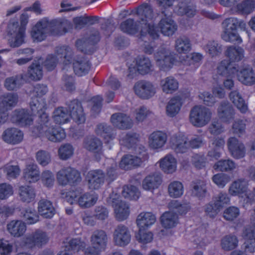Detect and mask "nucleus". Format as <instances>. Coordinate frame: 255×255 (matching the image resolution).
Masks as SVG:
<instances>
[{
  "label": "nucleus",
  "instance_id": "obj_29",
  "mask_svg": "<svg viewBox=\"0 0 255 255\" xmlns=\"http://www.w3.org/2000/svg\"><path fill=\"white\" fill-rule=\"evenodd\" d=\"M8 232L14 237H19L25 232L26 227L21 220H13L7 225Z\"/></svg>",
  "mask_w": 255,
  "mask_h": 255
},
{
  "label": "nucleus",
  "instance_id": "obj_39",
  "mask_svg": "<svg viewBox=\"0 0 255 255\" xmlns=\"http://www.w3.org/2000/svg\"><path fill=\"white\" fill-rule=\"evenodd\" d=\"M160 167L165 173H172L176 169V159L172 155L168 154L160 160Z\"/></svg>",
  "mask_w": 255,
  "mask_h": 255
},
{
  "label": "nucleus",
  "instance_id": "obj_63",
  "mask_svg": "<svg viewBox=\"0 0 255 255\" xmlns=\"http://www.w3.org/2000/svg\"><path fill=\"white\" fill-rule=\"evenodd\" d=\"M205 50L212 57L217 56L222 52V46L214 40L209 41L205 46Z\"/></svg>",
  "mask_w": 255,
  "mask_h": 255
},
{
  "label": "nucleus",
  "instance_id": "obj_17",
  "mask_svg": "<svg viewBox=\"0 0 255 255\" xmlns=\"http://www.w3.org/2000/svg\"><path fill=\"white\" fill-rule=\"evenodd\" d=\"M111 121L115 127L121 129H128L132 128L133 122L131 118L125 114L117 113L111 117Z\"/></svg>",
  "mask_w": 255,
  "mask_h": 255
},
{
  "label": "nucleus",
  "instance_id": "obj_51",
  "mask_svg": "<svg viewBox=\"0 0 255 255\" xmlns=\"http://www.w3.org/2000/svg\"><path fill=\"white\" fill-rule=\"evenodd\" d=\"M160 84L162 90L166 93H172L178 88L177 81L172 77H168L162 80Z\"/></svg>",
  "mask_w": 255,
  "mask_h": 255
},
{
  "label": "nucleus",
  "instance_id": "obj_25",
  "mask_svg": "<svg viewBox=\"0 0 255 255\" xmlns=\"http://www.w3.org/2000/svg\"><path fill=\"white\" fill-rule=\"evenodd\" d=\"M167 139V135L165 132L161 131H154L149 137V145L153 149L160 148L164 145Z\"/></svg>",
  "mask_w": 255,
  "mask_h": 255
},
{
  "label": "nucleus",
  "instance_id": "obj_3",
  "mask_svg": "<svg viewBox=\"0 0 255 255\" xmlns=\"http://www.w3.org/2000/svg\"><path fill=\"white\" fill-rule=\"evenodd\" d=\"M223 32L222 34V39L227 42H237L241 43L242 38L237 33V29L239 27L242 29L246 27V23L243 20H239L235 17H230L225 19L222 23Z\"/></svg>",
  "mask_w": 255,
  "mask_h": 255
},
{
  "label": "nucleus",
  "instance_id": "obj_46",
  "mask_svg": "<svg viewBox=\"0 0 255 255\" xmlns=\"http://www.w3.org/2000/svg\"><path fill=\"white\" fill-rule=\"evenodd\" d=\"M191 194L198 198H203L205 196L207 191L206 185L202 180H198L193 181L191 184Z\"/></svg>",
  "mask_w": 255,
  "mask_h": 255
},
{
  "label": "nucleus",
  "instance_id": "obj_8",
  "mask_svg": "<svg viewBox=\"0 0 255 255\" xmlns=\"http://www.w3.org/2000/svg\"><path fill=\"white\" fill-rule=\"evenodd\" d=\"M108 202L114 208L117 220L123 221L128 218L129 215L128 207L125 202L120 199L119 195L116 194L111 195Z\"/></svg>",
  "mask_w": 255,
  "mask_h": 255
},
{
  "label": "nucleus",
  "instance_id": "obj_15",
  "mask_svg": "<svg viewBox=\"0 0 255 255\" xmlns=\"http://www.w3.org/2000/svg\"><path fill=\"white\" fill-rule=\"evenodd\" d=\"M51 33L48 20L42 19L38 21L33 27L31 35L34 41H41L46 37L47 34Z\"/></svg>",
  "mask_w": 255,
  "mask_h": 255
},
{
  "label": "nucleus",
  "instance_id": "obj_24",
  "mask_svg": "<svg viewBox=\"0 0 255 255\" xmlns=\"http://www.w3.org/2000/svg\"><path fill=\"white\" fill-rule=\"evenodd\" d=\"M171 148L176 153H185L189 149L188 138L183 135H173L170 139Z\"/></svg>",
  "mask_w": 255,
  "mask_h": 255
},
{
  "label": "nucleus",
  "instance_id": "obj_4",
  "mask_svg": "<svg viewBox=\"0 0 255 255\" xmlns=\"http://www.w3.org/2000/svg\"><path fill=\"white\" fill-rule=\"evenodd\" d=\"M212 116L210 109L203 106H195L190 111L189 121L194 127L201 128L210 122Z\"/></svg>",
  "mask_w": 255,
  "mask_h": 255
},
{
  "label": "nucleus",
  "instance_id": "obj_36",
  "mask_svg": "<svg viewBox=\"0 0 255 255\" xmlns=\"http://www.w3.org/2000/svg\"><path fill=\"white\" fill-rule=\"evenodd\" d=\"M135 66L139 74L145 75L151 71L152 64L148 58L141 56L136 58Z\"/></svg>",
  "mask_w": 255,
  "mask_h": 255
},
{
  "label": "nucleus",
  "instance_id": "obj_19",
  "mask_svg": "<svg viewBox=\"0 0 255 255\" xmlns=\"http://www.w3.org/2000/svg\"><path fill=\"white\" fill-rule=\"evenodd\" d=\"M89 188L98 189L104 184L105 179L104 172L102 170H92L87 174Z\"/></svg>",
  "mask_w": 255,
  "mask_h": 255
},
{
  "label": "nucleus",
  "instance_id": "obj_21",
  "mask_svg": "<svg viewBox=\"0 0 255 255\" xmlns=\"http://www.w3.org/2000/svg\"><path fill=\"white\" fill-rule=\"evenodd\" d=\"M2 139L7 143L16 144L20 142L23 137L22 132L14 128H8L2 132Z\"/></svg>",
  "mask_w": 255,
  "mask_h": 255
},
{
  "label": "nucleus",
  "instance_id": "obj_18",
  "mask_svg": "<svg viewBox=\"0 0 255 255\" xmlns=\"http://www.w3.org/2000/svg\"><path fill=\"white\" fill-rule=\"evenodd\" d=\"M160 32L164 36L173 35L177 30V25L175 22L170 17V15L164 16L158 24Z\"/></svg>",
  "mask_w": 255,
  "mask_h": 255
},
{
  "label": "nucleus",
  "instance_id": "obj_32",
  "mask_svg": "<svg viewBox=\"0 0 255 255\" xmlns=\"http://www.w3.org/2000/svg\"><path fill=\"white\" fill-rule=\"evenodd\" d=\"M229 98L242 113H246L248 111V105L238 90H232L229 94Z\"/></svg>",
  "mask_w": 255,
  "mask_h": 255
},
{
  "label": "nucleus",
  "instance_id": "obj_57",
  "mask_svg": "<svg viewBox=\"0 0 255 255\" xmlns=\"http://www.w3.org/2000/svg\"><path fill=\"white\" fill-rule=\"evenodd\" d=\"M174 0H155L160 12L164 16L170 15V8L172 6Z\"/></svg>",
  "mask_w": 255,
  "mask_h": 255
},
{
  "label": "nucleus",
  "instance_id": "obj_59",
  "mask_svg": "<svg viewBox=\"0 0 255 255\" xmlns=\"http://www.w3.org/2000/svg\"><path fill=\"white\" fill-rule=\"evenodd\" d=\"M139 135L133 132H128L122 137L121 142L128 148L131 147L138 141Z\"/></svg>",
  "mask_w": 255,
  "mask_h": 255
},
{
  "label": "nucleus",
  "instance_id": "obj_11",
  "mask_svg": "<svg viewBox=\"0 0 255 255\" xmlns=\"http://www.w3.org/2000/svg\"><path fill=\"white\" fill-rule=\"evenodd\" d=\"M113 240L116 246L124 247L130 242L131 235L127 227L120 224L114 230Z\"/></svg>",
  "mask_w": 255,
  "mask_h": 255
},
{
  "label": "nucleus",
  "instance_id": "obj_23",
  "mask_svg": "<svg viewBox=\"0 0 255 255\" xmlns=\"http://www.w3.org/2000/svg\"><path fill=\"white\" fill-rule=\"evenodd\" d=\"M218 115L224 122H229L234 118L235 111L232 105L228 101H223L217 109Z\"/></svg>",
  "mask_w": 255,
  "mask_h": 255
},
{
  "label": "nucleus",
  "instance_id": "obj_13",
  "mask_svg": "<svg viewBox=\"0 0 255 255\" xmlns=\"http://www.w3.org/2000/svg\"><path fill=\"white\" fill-rule=\"evenodd\" d=\"M41 130V132L37 136H44L52 142H60L66 137L64 129L60 127H54L53 126L49 127H44Z\"/></svg>",
  "mask_w": 255,
  "mask_h": 255
},
{
  "label": "nucleus",
  "instance_id": "obj_31",
  "mask_svg": "<svg viewBox=\"0 0 255 255\" xmlns=\"http://www.w3.org/2000/svg\"><path fill=\"white\" fill-rule=\"evenodd\" d=\"M39 213L45 218H51L55 213L52 203L46 199H41L38 202Z\"/></svg>",
  "mask_w": 255,
  "mask_h": 255
},
{
  "label": "nucleus",
  "instance_id": "obj_52",
  "mask_svg": "<svg viewBox=\"0 0 255 255\" xmlns=\"http://www.w3.org/2000/svg\"><path fill=\"white\" fill-rule=\"evenodd\" d=\"M236 167L235 163L231 159H221L214 165V168L222 172H229L234 170Z\"/></svg>",
  "mask_w": 255,
  "mask_h": 255
},
{
  "label": "nucleus",
  "instance_id": "obj_40",
  "mask_svg": "<svg viewBox=\"0 0 255 255\" xmlns=\"http://www.w3.org/2000/svg\"><path fill=\"white\" fill-rule=\"evenodd\" d=\"M226 56L231 63L241 61L244 57V50L240 47H228L225 52Z\"/></svg>",
  "mask_w": 255,
  "mask_h": 255
},
{
  "label": "nucleus",
  "instance_id": "obj_9",
  "mask_svg": "<svg viewBox=\"0 0 255 255\" xmlns=\"http://www.w3.org/2000/svg\"><path fill=\"white\" fill-rule=\"evenodd\" d=\"M154 58L160 69L164 71L171 69L175 62L174 55L164 49L157 51L154 54Z\"/></svg>",
  "mask_w": 255,
  "mask_h": 255
},
{
  "label": "nucleus",
  "instance_id": "obj_62",
  "mask_svg": "<svg viewBox=\"0 0 255 255\" xmlns=\"http://www.w3.org/2000/svg\"><path fill=\"white\" fill-rule=\"evenodd\" d=\"M255 7L254 0H245L237 5V9L243 14L251 13Z\"/></svg>",
  "mask_w": 255,
  "mask_h": 255
},
{
  "label": "nucleus",
  "instance_id": "obj_10",
  "mask_svg": "<svg viewBox=\"0 0 255 255\" xmlns=\"http://www.w3.org/2000/svg\"><path fill=\"white\" fill-rule=\"evenodd\" d=\"M251 221V224L247 226L243 231V236L247 240L246 249L254 253L255 252V209L252 213Z\"/></svg>",
  "mask_w": 255,
  "mask_h": 255
},
{
  "label": "nucleus",
  "instance_id": "obj_28",
  "mask_svg": "<svg viewBox=\"0 0 255 255\" xmlns=\"http://www.w3.org/2000/svg\"><path fill=\"white\" fill-rule=\"evenodd\" d=\"M12 120L21 126L29 125L32 122L31 115L24 109L15 110L12 116Z\"/></svg>",
  "mask_w": 255,
  "mask_h": 255
},
{
  "label": "nucleus",
  "instance_id": "obj_35",
  "mask_svg": "<svg viewBox=\"0 0 255 255\" xmlns=\"http://www.w3.org/2000/svg\"><path fill=\"white\" fill-rule=\"evenodd\" d=\"M142 160L139 157L132 155H126L122 158L119 166L122 169L128 170L132 167L139 166Z\"/></svg>",
  "mask_w": 255,
  "mask_h": 255
},
{
  "label": "nucleus",
  "instance_id": "obj_5",
  "mask_svg": "<svg viewBox=\"0 0 255 255\" xmlns=\"http://www.w3.org/2000/svg\"><path fill=\"white\" fill-rule=\"evenodd\" d=\"M58 183L62 186H75L81 181L80 173L70 167H64L56 174Z\"/></svg>",
  "mask_w": 255,
  "mask_h": 255
},
{
  "label": "nucleus",
  "instance_id": "obj_22",
  "mask_svg": "<svg viewBox=\"0 0 255 255\" xmlns=\"http://www.w3.org/2000/svg\"><path fill=\"white\" fill-rule=\"evenodd\" d=\"M216 70L218 75L225 78L232 76L238 71L236 65L228 60H223L219 63Z\"/></svg>",
  "mask_w": 255,
  "mask_h": 255
},
{
  "label": "nucleus",
  "instance_id": "obj_50",
  "mask_svg": "<svg viewBox=\"0 0 255 255\" xmlns=\"http://www.w3.org/2000/svg\"><path fill=\"white\" fill-rule=\"evenodd\" d=\"M53 118L56 124L61 125L68 122L69 114L66 109L58 107L54 111Z\"/></svg>",
  "mask_w": 255,
  "mask_h": 255
},
{
  "label": "nucleus",
  "instance_id": "obj_64",
  "mask_svg": "<svg viewBox=\"0 0 255 255\" xmlns=\"http://www.w3.org/2000/svg\"><path fill=\"white\" fill-rule=\"evenodd\" d=\"M35 157L37 162L42 166L47 165L51 160L50 153L44 150L38 151L36 153Z\"/></svg>",
  "mask_w": 255,
  "mask_h": 255
},
{
  "label": "nucleus",
  "instance_id": "obj_1",
  "mask_svg": "<svg viewBox=\"0 0 255 255\" xmlns=\"http://www.w3.org/2000/svg\"><path fill=\"white\" fill-rule=\"evenodd\" d=\"M133 14L134 18H129L121 22L120 28L123 32L134 35L139 32L140 35L145 33L143 25L147 24V20L154 18L153 9L148 3H144L138 6L135 11L132 10L129 15Z\"/></svg>",
  "mask_w": 255,
  "mask_h": 255
},
{
  "label": "nucleus",
  "instance_id": "obj_43",
  "mask_svg": "<svg viewBox=\"0 0 255 255\" xmlns=\"http://www.w3.org/2000/svg\"><path fill=\"white\" fill-rule=\"evenodd\" d=\"M19 216L24 221L25 224L28 225L37 223L39 217L36 211L30 208L21 210Z\"/></svg>",
  "mask_w": 255,
  "mask_h": 255
},
{
  "label": "nucleus",
  "instance_id": "obj_34",
  "mask_svg": "<svg viewBox=\"0 0 255 255\" xmlns=\"http://www.w3.org/2000/svg\"><path fill=\"white\" fill-rule=\"evenodd\" d=\"M156 221L155 216L150 212L141 213L136 219L139 229H145L153 225Z\"/></svg>",
  "mask_w": 255,
  "mask_h": 255
},
{
  "label": "nucleus",
  "instance_id": "obj_44",
  "mask_svg": "<svg viewBox=\"0 0 255 255\" xmlns=\"http://www.w3.org/2000/svg\"><path fill=\"white\" fill-rule=\"evenodd\" d=\"M98 199L97 194L86 193L79 197L77 202L78 205L82 208H90L96 204Z\"/></svg>",
  "mask_w": 255,
  "mask_h": 255
},
{
  "label": "nucleus",
  "instance_id": "obj_12",
  "mask_svg": "<svg viewBox=\"0 0 255 255\" xmlns=\"http://www.w3.org/2000/svg\"><path fill=\"white\" fill-rule=\"evenodd\" d=\"M135 93L140 98L148 99L154 95L156 89L154 85L150 82L139 81L134 86Z\"/></svg>",
  "mask_w": 255,
  "mask_h": 255
},
{
  "label": "nucleus",
  "instance_id": "obj_7",
  "mask_svg": "<svg viewBox=\"0 0 255 255\" xmlns=\"http://www.w3.org/2000/svg\"><path fill=\"white\" fill-rule=\"evenodd\" d=\"M17 102L18 96L15 93H7L0 97V124L6 122L8 111L15 107Z\"/></svg>",
  "mask_w": 255,
  "mask_h": 255
},
{
  "label": "nucleus",
  "instance_id": "obj_26",
  "mask_svg": "<svg viewBox=\"0 0 255 255\" xmlns=\"http://www.w3.org/2000/svg\"><path fill=\"white\" fill-rule=\"evenodd\" d=\"M238 80L246 85L255 83V76L252 67L248 65L237 72Z\"/></svg>",
  "mask_w": 255,
  "mask_h": 255
},
{
  "label": "nucleus",
  "instance_id": "obj_16",
  "mask_svg": "<svg viewBox=\"0 0 255 255\" xmlns=\"http://www.w3.org/2000/svg\"><path fill=\"white\" fill-rule=\"evenodd\" d=\"M71 118L78 124L85 122L86 118L81 102L77 100H73L67 104Z\"/></svg>",
  "mask_w": 255,
  "mask_h": 255
},
{
  "label": "nucleus",
  "instance_id": "obj_49",
  "mask_svg": "<svg viewBox=\"0 0 255 255\" xmlns=\"http://www.w3.org/2000/svg\"><path fill=\"white\" fill-rule=\"evenodd\" d=\"M238 245V240L236 236L228 235L223 237L221 241L222 249L225 251H229L236 248Z\"/></svg>",
  "mask_w": 255,
  "mask_h": 255
},
{
  "label": "nucleus",
  "instance_id": "obj_6",
  "mask_svg": "<svg viewBox=\"0 0 255 255\" xmlns=\"http://www.w3.org/2000/svg\"><path fill=\"white\" fill-rule=\"evenodd\" d=\"M49 239L46 232L38 229L23 237L22 244L27 249H32L35 247L41 248L48 242Z\"/></svg>",
  "mask_w": 255,
  "mask_h": 255
},
{
  "label": "nucleus",
  "instance_id": "obj_37",
  "mask_svg": "<svg viewBox=\"0 0 255 255\" xmlns=\"http://www.w3.org/2000/svg\"><path fill=\"white\" fill-rule=\"evenodd\" d=\"M161 183V177L159 173H155L147 176L142 181L143 188L149 190L156 188Z\"/></svg>",
  "mask_w": 255,
  "mask_h": 255
},
{
  "label": "nucleus",
  "instance_id": "obj_33",
  "mask_svg": "<svg viewBox=\"0 0 255 255\" xmlns=\"http://www.w3.org/2000/svg\"><path fill=\"white\" fill-rule=\"evenodd\" d=\"M248 186V181L244 179H240L233 182L229 189V193L232 196H237L246 193Z\"/></svg>",
  "mask_w": 255,
  "mask_h": 255
},
{
  "label": "nucleus",
  "instance_id": "obj_42",
  "mask_svg": "<svg viewBox=\"0 0 255 255\" xmlns=\"http://www.w3.org/2000/svg\"><path fill=\"white\" fill-rule=\"evenodd\" d=\"M91 68V63L86 58H82L73 63V70L76 75L82 76L87 74Z\"/></svg>",
  "mask_w": 255,
  "mask_h": 255
},
{
  "label": "nucleus",
  "instance_id": "obj_45",
  "mask_svg": "<svg viewBox=\"0 0 255 255\" xmlns=\"http://www.w3.org/2000/svg\"><path fill=\"white\" fill-rule=\"evenodd\" d=\"M102 146L101 141L96 137H86L83 142V147L85 149L95 153L99 152L102 149Z\"/></svg>",
  "mask_w": 255,
  "mask_h": 255
},
{
  "label": "nucleus",
  "instance_id": "obj_53",
  "mask_svg": "<svg viewBox=\"0 0 255 255\" xmlns=\"http://www.w3.org/2000/svg\"><path fill=\"white\" fill-rule=\"evenodd\" d=\"M175 49L180 53H186L191 49L190 41L186 37H180L175 41Z\"/></svg>",
  "mask_w": 255,
  "mask_h": 255
},
{
  "label": "nucleus",
  "instance_id": "obj_2",
  "mask_svg": "<svg viewBox=\"0 0 255 255\" xmlns=\"http://www.w3.org/2000/svg\"><path fill=\"white\" fill-rule=\"evenodd\" d=\"M29 16L26 13L21 14L20 17V26L17 21L10 22L7 26V40L11 47L20 46L24 41L25 26L28 22Z\"/></svg>",
  "mask_w": 255,
  "mask_h": 255
},
{
  "label": "nucleus",
  "instance_id": "obj_54",
  "mask_svg": "<svg viewBox=\"0 0 255 255\" xmlns=\"http://www.w3.org/2000/svg\"><path fill=\"white\" fill-rule=\"evenodd\" d=\"M168 207L180 215L185 214L190 210L191 208L189 203H181L177 200L170 202L168 204Z\"/></svg>",
  "mask_w": 255,
  "mask_h": 255
},
{
  "label": "nucleus",
  "instance_id": "obj_60",
  "mask_svg": "<svg viewBox=\"0 0 255 255\" xmlns=\"http://www.w3.org/2000/svg\"><path fill=\"white\" fill-rule=\"evenodd\" d=\"M51 126L49 122V117L45 113H42L40 114L38 119V125L36 126L33 131L37 135L42 131L41 128L44 127H49Z\"/></svg>",
  "mask_w": 255,
  "mask_h": 255
},
{
  "label": "nucleus",
  "instance_id": "obj_61",
  "mask_svg": "<svg viewBox=\"0 0 255 255\" xmlns=\"http://www.w3.org/2000/svg\"><path fill=\"white\" fill-rule=\"evenodd\" d=\"M56 53L59 58H63L65 64L70 63L72 61V52L71 49L66 46L58 47L56 48Z\"/></svg>",
  "mask_w": 255,
  "mask_h": 255
},
{
  "label": "nucleus",
  "instance_id": "obj_14",
  "mask_svg": "<svg viewBox=\"0 0 255 255\" xmlns=\"http://www.w3.org/2000/svg\"><path fill=\"white\" fill-rule=\"evenodd\" d=\"M51 33L61 35L68 32L72 28V23L67 19L60 18L48 20Z\"/></svg>",
  "mask_w": 255,
  "mask_h": 255
},
{
  "label": "nucleus",
  "instance_id": "obj_27",
  "mask_svg": "<svg viewBox=\"0 0 255 255\" xmlns=\"http://www.w3.org/2000/svg\"><path fill=\"white\" fill-rule=\"evenodd\" d=\"M90 241L92 246L104 250L108 242L107 235L103 230H96L93 233L90 238Z\"/></svg>",
  "mask_w": 255,
  "mask_h": 255
},
{
  "label": "nucleus",
  "instance_id": "obj_41",
  "mask_svg": "<svg viewBox=\"0 0 255 255\" xmlns=\"http://www.w3.org/2000/svg\"><path fill=\"white\" fill-rule=\"evenodd\" d=\"M160 218L162 226L166 229L173 228L178 223V216L173 212H165Z\"/></svg>",
  "mask_w": 255,
  "mask_h": 255
},
{
  "label": "nucleus",
  "instance_id": "obj_20",
  "mask_svg": "<svg viewBox=\"0 0 255 255\" xmlns=\"http://www.w3.org/2000/svg\"><path fill=\"white\" fill-rule=\"evenodd\" d=\"M228 146L233 157L239 159L245 156L246 149L244 144L234 137H230L228 140Z\"/></svg>",
  "mask_w": 255,
  "mask_h": 255
},
{
  "label": "nucleus",
  "instance_id": "obj_30",
  "mask_svg": "<svg viewBox=\"0 0 255 255\" xmlns=\"http://www.w3.org/2000/svg\"><path fill=\"white\" fill-rule=\"evenodd\" d=\"M40 177V171L37 165L31 163L27 165L23 171V178L29 182L33 183L37 181Z\"/></svg>",
  "mask_w": 255,
  "mask_h": 255
},
{
  "label": "nucleus",
  "instance_id": "obj_47",
  "mask_svg": "<svg viewBox=\"0 0 255 255\" xmlns=\"http://www.w3.org/2000/svg\"><path fill=\"white\" fill-rule=\"evenodd\" d=\"M182 106L181 99L179 97L171 99L166 106V112L168 116L173 117L179 112Z\"/></svg>",
  "mask_w": 255,
  "mask_h": 255
},
{
  "label": "nucleus",
  "instance_id": "obj_55",
  "mask_svg": "<svg viewBox=\"0 0 255 255\" xmlns=\"http://www.w3.org/2000/svg\"><path fill=\"white\" fill-rule=\"evenodd\" d=\"M107 163L110 166L107 168L106 179L110 183L115 180L118 177V165L115 161L113 159H109L107 161Z\"/></svg>",
  "mask_w": 255,
  "mask_h": 255
},
{
  "label": "nucleus",
  "instance_id": "obj_38",
  "mask_svg": "<svg viewBox=\"0 0 255 255\" xmlns=\"http://www.w3.org/2000/svg\"><path fill=\"white\" fill-rule=\"evenodd\" d=\"M20 200L25 203H30L34 201L35 197L34 189L28 185L20 186L18 189Z\"/></svg>",
  "mask_w": 255,
  "mask_h": 255
},
{
  "label": "nucleus",
  "instance_id": "obj_48",
  "mask_svg": "<svg viewBox=\"0 0 255 255\" xmlns=\"http://www.w3.org/2000/svg\"><path fill=\"white\" fill-rule=\"evenodd\" d=\"M27 77L31 80L38 81L40 80L43 76L42 69L38 63H33L28 68Z\"/></svg>",
  "mask_w": 255,
  "mask_h": 255
},
{
  "label": "nucleus",
  "instance_id": "obj_58",
  "mask_svg": "<svg viewBox=\"0 0 255 255\" xmlns=\"http://www.w3.org/2000/svg\"><path fill=\"white\" fill-rule=\"evenodd\" d=\"M168 192L170 197L178 198L183 193V186L179 181L171 182L168 186Z\"/></svg>",
  "mask_w": 255,
  "mask_h": 255
},
{
  "label": "nucleus",
  "instance_id": "obj_56",
  "mask_svg": "<svg viewBox=\"0 0 255 255\" xmlns=\"http://www.w3.org/2000/svg\"><path fill=\"white\" fill-rule=\"evenodd\" d=\"M139 191L134 186L128 185L123 187L122 195L125 198L136 200L139 198Z\"/></svg>",
  "mask_w": 255,
  "mask_h": 255
}]
</instances>
